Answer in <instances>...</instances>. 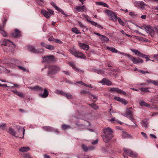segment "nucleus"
<instances>
[{
	"label": "nucleus",
	"instance_id": "obj_13",
	"mask_svg": "<svg viewBox=\"0 0 158 158\" xmlns=\"http://www.w3.org/2000/svg\"><path fill=\"white\" fill-rule=\"evenodd\" d=\"M28 88L31 90H34L39 92L42 93L43 90V89L42 87L38 85H36L33 87H29Z\"/></svg>",
	"mask_w": 158,
	"mask_h": 158
},
{
	"label": "nucleus",
	"instance_id": "obj_64",
	"mask_svg": "<svg viewBox=\"0 0 158 158\" xmlns=\"http://www.w3.org/2000/svg\"><path fill=\"white\" fill-rule=\"evenodd\" d=\"M62 72L64 73L66 75H69V72L68 71H63Z\"/></svg>",
	"mask_w": 158,
	"mask_h": 158
},
{
	"label": "nucleus",
	"instance_id": "obj_27",
	"mask_svg": "<svg viewBox=\"0 0 158 158\" xmlns=\"http://www.w3.org/2000/svg\"><path fill=\"white\" fill-rule=\"evenodd\" d=\"M18 132L19 133H23V136L22 137H19L20 138H23L24 137V133L25 131V129L22 127H19L18 129Z\"/></svg>",
	"mask_w": 158,
	"mask_h": 158
},
{
	"label": "nucleus",
	"instance_id": "obj_40",
	"mask_svg": "<svg viewBox=\"0 0 158 158\" xmlns=\"http://www.w3.org/2000/svg\"><path fill=\"white\" fill-rule=\"evenodd\" d=\"M80 94L81 95L83 94H87L89 95L90 94V92L89 91H85L83 90H81L80 92Z\"/></svg>",
	"mask_w": 158,
	"mask_h": 158
},
{
	"label": "nucleus",
	"instance_id": "obj_56",
	"mask_svg": "<svg viewBox=\"0 0 158 158\" xmlns=\"http://www.w3.org/2000/svg\"><path fill=\"white\" fill-rule=\"evenodd\" d=\"M18 67L19 68V69L23 70V71H25L26 70V68L23 67L19 66H18Z\"/></svg>",
	"mask_w": 158,
	"mask_h": 158
},
{
	"label": "nucleus",
	"instance_id": "obj_17",
	"mask_svg": "<svg viewBox=\"0 0 158 158\" xmlns=\"http://www.w3.org/2000/svg\"><path fill=\"white\" fill-rule=\"evenodd\" d=\"M78 45L81 48H82L84 50H88L89 49V45L81 43L80 42H79Z\"/></svg>",
	"mask_w": 158,
	"mask_h": 158
},
{
	"label": "nucleus",
	"instance_id": "obj_21",
	"mask_svg": "<svg viewBox=\"0 0 158 158\" xmlns=\"http://www.w3.org/2000/svg\"><path fill=\"white\" fill-rule=\"evenodd\" d=\"M145 29L148 33L152 35L154 33V31L153 29L151 27L147 26Z\"/></svg>",
	"mask_w": 158,
	"mask_h": 158
},
{
	"label": "nucleus",
	"instance_id": "obj_41",
	"mask_svg": "<svg viewBox=\"0 0 158 158\" xmlns=\"http://www.w3.org/2000/svg\"><path fill=\"white\" fill-rule=\"evenodd\" d=\"M62 128L63 129L66 130V129H69L71 128V127L70 126L68 125H66L64 124L62 125Z\"/></svg>",
	"mask_w": 158,
	"mask_h": 158
},
{
	"label": "nucleus",
	"instance_id": "obj_25",
	"mask_svg": "<svg viewBox=\"0 0 158 158\" xmlns=\"http://www.w3.org/2000/svg\"><path fill=\"white\" fill-rule=\"evenodd\" d=\"M69 65L73 69H74L75 71H76L77 72H78L80 71L79 70L75 67V65L74 64V62H69ZM80 71H82L81 70H80Z\"/></svg>",
	"mask_w": 158,
	"mask_h": 158
},
{
	"label": "nucleus",
	"instance_id": "obj_20",
	"mask_svg": "<svg viewBox=\"0 0 158 158\" xmlns=\"http://www.w3.org/2000/svg\"><path fill=\"white\" fill-rule=\"evenodd\" d=\"M122 136L123 138H128L131 137L130 135L125 131H123L122 132Z\"/></svg>",
	"mask_w": 158,
	"mask_h": 158
},
{
	"label": "nucleus",
	"instance_id": "obj_33",
	"mask_svg": "<svg viewBox=\"0 0 158 158\" xmlns=\"http://www.w3.org/2000/svg\"><path fill=\"white\" fill-rule=\"evenodd\" d=\"M72 31L76 34H81V32L77 28L74 27L72 29Z\"/></svg>",
	"mask_w": 158,
	"mask_h": 158
},
{
	"label": "nucleus",
	"instance_id": "obj_30",
	"mask_svg": "<svg viewBox=\"0 0 158 158\" xmlns=\"http://www.w3.org/2000/svg\"><path fill=\"white\" fill-rule=\"evenodd\" d=\"M151 89V88L147 87L144 88H141L139 89L142 92H144L145 93H149L150 92V91L149 90V89Z\"/></svg>",
	"mask_w": 158,
	"mask_h": 158
},
{
	"label": "nucleus",
	"instance_id": "obj_60",
	"mask_svg": "<svg viewBox=\"0 0 158 158\" xmlns=\"http://www.w3.org/2000/svg\"><path fill=\"white\" fill-rule=\"evenodd\" d=\"M153 80L148 79L147 80V83H152L153 84Z\"/></svg>",
	"mask_w": 158,
	"mask_h": 158
},
{
	"label": "nucleus",
	"instance_id": "obj_42",
	"mask_svg": "<svg viewBox=\"0 0 158 158\" xmlns=\"http://www.w3.org/2000/svg\"><path fill=\"white\" fill-rule=\"evenodd\" d=\"M81 148L85 152H86L88 151V147H87L85 144H82Z\"/></svg>",
	"mask_w": 158,
	"mask_h": 158
},
{
	"label": "nucleus",
	"instance_id": "obj_55",
	"mask_svg": "<svg viewBox=\"0 0 158 158\" xmlns=\"http://www.w3.org/2000/svg\"><path fill=\"white\" fill-rule=\"evenodd\" d=\"M95 148L94 146H91L88 147V151L92 150L94 149Z\"/></svg>",
	"mask_w": 158,
	"mask_h": 158
},
{
	"label": "nucleus",
	"instance_id": "obj_47",
	"mask_svg": "<svg viewBox=\"0 0 158 158\" xmlns=\"http://www.w3.org/2000/svg\"><path fill=\"white\" fill-rule=\"evenodd\" d=\"M90 106L95 110H97L98 108V106L93 103L90 104Z\"/></svg>",
	"mask_w": 158,
	"mask_h": 158
},
{
	"label": "nucleus",
	"instance_id": "obj_45",
	"mask_svg": "<svg viewBox=\"0 0 158 158\" xmlns=\"http://www.w3.org/2000/svg\"><path fill=\"white\" fill-rule=\"evenodd\" d=\"M0 33L4 37H6L7 36V33L4 30H2L0 31Z\"/></svg>",
	"mask_w": 158,
	"mask_h": 158
},
{
	"label": "nucleus",
	"instance_id": "obj_7",
	"mask_svg": "<svg viewBox=\"0 0 158 158\" xmlns=\"http://www.w3.org/2000/svg\"><path fill=\"white\" fill-rule=\"evenodd\" d=\"M125 56H127L129 59L132 61L134 64H135L137 63H142L143 62V61L142 59L134 57L129 54H125Z\"/></svg>",
	"mask_w": 158,
	"mask_h": 158
},
{
	"label": "nucleus",
	"instance_id": "obj_4",
	"mask_svg": "<svg viewBox=\"0 0 158 158\" xmlns=\"http://www.w3.org/2000/svg\"><path fill=\"white\" fill-rule=\"evenodd\" d=\"M123 150L124 153H123V155L125 158H127V157L125 156V154H127L129 156L133 158H137L138 157V153L131 150L124 149Z\"/></svg>",
	"mask_w": 158,
	"mask_h": 158
},
{
	"label": "nucleus",
	"instance_id": "obj_62",
	"mask_svg": "<svg viewBox=\"0 0 158 158\" xmlns=\"http://www.w3.org/2000/svg\"><path fill=\"white\" fill-rule=\"evenodd\" d=\"M7 21V19L6 18H4V19L2 21V23H3V25H4V26H6V23Z\"/></svg>",
	"mask_w": 158,
	"mask_h": 158
},
{
	"label": "nucleus",
	"instance_id": "obj_35",
	"mask_svg": "<svg viewBox=\"0 0 158 158\" xmlns=\"http://www.w3.org/2000/svg\"><path fill=\"white\" fill-rule=\"evenodd\" d=\"M46 48L50 50H53L55 49V47L53 45H46Z\"/></svg>",
	"mask_w": 158,
	"mask_h": 158
},
{
	"label": "nucleus",
	"instance_id": "obj_8",
	"mask_svg": "<svg viewBox=\"0 0 158 158\" xmlns=\"http://www.w3.org/2000/svg\"><path fill=\"white\" fill-rule=\"evenodd\" d=\"M43 60L42 63H49L55 60L54 56L53 55L44 56L42 57Z\"/></svg>",
	"mask_w": 158,
	"mask_h": 158
},
{
	"label": "nucleus",
	"instance_id": "obj_59",
	"mask_svg": "<svg viewBox=\"0 0 158 158\" xmlns=\"http://www.w3.org/2000/svg\"><path fill=\"white\" fill-rule=\"evenodd\" d=\"M98 140L96 139V140L92 142V144L93 145L96 144L98 143Z\"/></svg>",
	"mask_w": 158,
	"mask_h": 158
},
{
	"label": "nucleus",
	"instance_id": "obj_19",
	"mask_svg": "<svg viewBox=\"0 0 158 158\" xmlns=\"http://www.w3.org/2000/svg\"><path fill=\"white\" fill-rule=\"evenodd\" d=\"M75 9L76 10L80 12H83L86 10L85 7L84 6H77L76 7Z\"/></svg>",
	"mask_w": 158,
	"mask_h": 158
},
{
	"label": "nucleus",
	"instance_id": "obj_63",
	"mask_svg": "<svg viewBox=\"0 0 158 158\" xmlns=\"http://www.w3.org/2000/svg\"><path fill=\"white\" fill-rule=\"evenodd\" d=\"M141 133L144 137H145L146 139L147 138V135L145 133H144L143 132H141Z\"/></svg>",
	"mask_w": 158,
	"mask_h": 158
},
{
	"label": "nucleus",
	"instance_id": "obj_51",
	"mask_svg": "<svg viewBox=\"0 0 158 158\" xmlns=\"http://www.w3.org/2000/svg\"><path fill=\"white\" fill-rule=\"evenodd\" d=\"M139 5L140 6H141L142 7H143L145 6H147V5L143 2H139Z\"/></svg>",
	"mask_w": 158,
	"mask_h": 158
},
{
	"label": "nucleus",
	"instance_id": "obj_28",
	"mask_svg": "<svg viewBox=\"0 0 158 158\" xmlns=\"http://www.w3.org/2000/svg\"><path fill=\"white\" fill-rule=\"evenodd\" d=\"M10 134L15 136L16 135V132L15 130L12 128L10 127L9 128V130L8 131Z\"/></svg>",
	"mask_w": 158,
	"mask_h": 158
},
{
	"label": "nucleus",
	"instance_id": "obj_9",
	"mask_svg": "<svg viewBox=\"0 0 158 158\" xmlns=\"http://www.w3.org/2000/svg\"><path fill=\"white\" fill-rule=\"evenodd\" d=\"M27 48L28 50L34 53H39L44 51V50L42 48L36 49L34 46L31 45L28 46Z\"/></svg>",
	"mask_w": 158,
	"mask_h": 158
},
{
	"label": "nucleus",
	"instance_id": "obj_11",
	"mask_svg": "<svg viewBox=\"0 0 158 158\" xmlns=\"http://www.w3.org/2000/svg\"><path fill=\"white\" fill-rule=\"evenodd\" d=\"M50 4L56 10L60 12H61L62 14L64 15L65 17H67L68 16V15L65 14L63 10L58 7L54 2H51Z\"/></svg>",
	"mask_w": 158,
	"mask_h": 158
},
{
	"label": "nucleus",
	"instance_id": "obj_32",
	"mask_svg": "<svg viewBox=\"0 0 158 158\" xmlns=\"http://www.w3.org/2000/svg\"><path fill=\"white\" fill-rule=\"evenodd\" d=\"M106 48L108 50H110L111 51L113 52L117 53L118 52V51L115 48L112 47H107Z\"/></svg>",
	"mask_w": 158,
	"mask_h": 158
},
{
	"label": "nucleus",
	"instance_id": "obj_3",
	"mask_svg": "<svg viewBox=\"0 0 158 158\" xmlns=\"http://www.w3.org/2000/svg\"><path fill=\"white\" fill-rule=\"evenodd\" d=\"M106 13L109 18V19L114 22H115L117 20V14L111 10H107L105 11Z\"/></svg>",
	"mask_w": 158,
	"mask_h": 158
},
{
	"label": "nucleus",
	"instance_id": "obj_34",
	"mask_svg": "<svg viewBox=\"0 0 158 158\" xmlns=\"http://www.w3.org/2000/svg\"><path fill=\"white\" fill-rule=\"evenodd\" d=\"M42 129L47 131H49L52 130V128L50 126H45L42 127Z\"/></svg>",
	"mask_w": 158,
	"mask_h": 158
},
{
	"label": "nucleus",
	"instance_id": "obj_1",
	"mask_svg": "<svg viewBox=\"0 0 158 158\" xmlns=\"http://www.w3.org/2000/svg\"><path fill=\"white\" fill-rule=\"evenodd\" d=\"M103 131L102 135L103 140L105 143H108L113 137V131L110 127H108L103 129Z\"/></svg>",
	"mask_w": 158,
	"mask_h": 158
},
{
	"label": "nucleus",
	"instance_id": "obj_48",
	"mask_svg": "<svg viewBox=\"0 0 158 158\" xmlns=\"http://www.w3.org/2000/svg\"><path fill=\"white\" fill-rule=\"evenodd\" d=\"M138 72H140L142 74H145L146 73H150L148 71H144L143 70H138Z\"/></svg>",
	"mask_w": 158,
	"mask_h": 158
},
{
	"label": "nucleus",
	"instance_id": "obj_38",
	"mask_svg": "<svg viewBox=\"0 0 158 158\" xmlns=\"http://www.w3.org/2000/svg\"><path fill=\"white\" fill-rule=\"evenodd\" d=\"M100 38L103 42L107 41L109 40L108 38L105 35H102V37H100Z\"/></svg>",
	"mask_w": 158,
	"mask_h": 158
},
{
	"label": "nucleus",
	"instance_id": "obj_52",
	"mask_svg": "<svg viewBox=\"0 0 158 158\" xmlns=\"http://www.w3.org/2000/svg\"><path fill=\"white\" fill-rule=\"evenodd\" d=\"M129 14L130 15L133 17H136L137 16V15L136 14H135L133 12H130L129 13Z\"/></svg>",
	"mask_w": 158,
	"mask_h": 158
},
{
	"label": "nucleus",
	"instance_id": "obj_16",
	"mask_svg": "<svg viewBox=\"0 0 158 158\" xmlns=\"http://www.w3.org/2000/svg\"><path fill=\"white\" fill-rule=\"evenodd\" d=\"M99 82L103 85H106L108 86L112 84V82L110 80H107L106 78H103Z\"/></svg>",
	"mask_w": 158,
	"mask_h": 158
},
{
	"label": "nucleus",
	"instance_id": "obj_49",
	"mask_svg": "<svg viewBox=\"0 0 158 158\" xmlns=\"http://www.w3.org/2000/svg\"><path fill=\"white\" fill-rule=\"evenodd\" d=\"M54 41L56 43L60 44H62L63 43V42L61 41L58 39H54Z\"/></svg>",
	"mask_w": 158,
	"mask_h": 158
},
{
	"label": "nucleus",
	"instance_id": "obj_6",
	"mask_svg": "<svg viewBox=\"0 0 158 158\" xmlns=\"http://www.w3.org/2000/svg\"><path fill=\"white\" fill-rule=\"evenodd\" d=\"M41 14L47 19L49 18L51 15H53L54 14V11L50 9H48L47 11L45 10H41Z\"/></svg>",
	"mask_w": 158,
	"mask_h": 158
},
{
	"label": "nucleus",
	"instance_id": "obj_37",
	"mask_svg": "<svg viewBox=\"0 0 158 158\" xmlns=\"http://www.w3.org/2000/svg\"><path fill=\"white\" fill-rule=\"evenodd\" d=\"M78 23L79 26L80 27H81L83 29H86V30H87V28L86 27L84 26L81 22H78Z\"/></svg>",
	"mask_w": 158,
	"mask_h": 158
},
{
	"label": "nucleus",
	"instance_id": "obj_22",
	"mask_svg": "<svg viewBox=\"0 0 158 158\" xmlns=\"http://www.w3.org/2000/svg\"><path fill=\"white\" fill-rule=\"evenodd\" d=\"M40 96L43 98H46L47 97L48 95V92L47 90L45 88L44 89V92L43 94H40Z\"/></svg>",
	"mask_w": 158,
	"mask_h": 158
},
{
	"label": "nucleus",
	"instance_id": "obj_5",
	"mask_svg": "<svg viewBox=\"0 0 158 158\" xmlns=\"http://www.w3.org/2000/svg\"><path fill=\"white\" fill-rule=\"evenodd\" d=\"M11 44L12 43L9 40H5L2 42L1 44V45H3L6 47V52H12L13 50V48L11 46Z\"/></svg>",
	"mask_w": 158,
	"mask_h": 158
},
{
	"label": "nucleus",
	"instance_id": "obj_53",
	"mask_svg": "<svg viewBox=\"0 0 158 158\" xmlns=\"http://www.w3.org/2000/svg\"><path fill=\"white\" fill-rule=\"evenodd\" d=\"M65 93L63 92L62 90H58L57 91V93L59 94H61L63 96H64Z\"/></svg>",
	"mask_w": 158,
	"mask_h": 158
},
{
	"label": "nucleus",
	"instance_id": "obj_46",
	"mask_svg": "<svg viewBox=\"0 0 158 158\" xmlns=\"http://www.w3.org/2000/svg\"><path fill=\"white\" fill-rule=\"evenodd\" d=\"M6 124L4 123H0V128L4 130L5 129Z\"/></svg>",
	"mask_w": 158,
	"mask_h": 158
},
{
	"label": "nucleus",
	"instance_id": "obj_23",
	"mask_svg": "<svg viewBox=\"0 0 158 158\" xmlns=\"http://www.w3.org/2000/svg\"><path fill=\"white\" fill-rule=\"evenodd\" d=\"M131 50L135 53V54L138 56L139 57H143V53L140 52L138 50L136 49H131Z\"/></svg>",
	"mask_w": 158,
	"mask_h": 158
},
{
	"label": "nucleus",
	"instance_id": "obj_39",
	"mask_svg": "<svg viewBox=\"0 0 158 158\" xmlns=\"http://www.w3.org/2000/svg\"><path fill=\"white\" fill-rule=\"evenodd\" d=\"M117 20H118L119 23L120 25L123 26H124L125 25V23L120 18L118 17H117Z\"/></svg>",
	"mask_w": 158,
	"mask_h": 158
},
{
	"label": "nucleus",
	"instance_id": "obj_31",
	"mask_svg": "<svg viewBox=\"0 0 158 158\" xmlns=\"http://www.w3.org/2000/svg\"><path fill=\"white\" fill-rule=\"evenodd\" d=\"M82 18L83 19H86V20L89 22L91 20L90 18L88 16V15H82Z\"/></svg>",
	"mask_w": 158,
	"mask_h": 158
},
{
	"label": "nucleus",
	"instance_id": "obj_18",
	"mask_svg": "<svg viewBox=\"0 0 158 158\" xmlns=\"http://www.w3.org/2000/svg\"><path fill=\"white\" fill-rule=\"evenodd\" d=\"M75 57L85 59L86 56L82 52L77 51V52L76 55L74 56Z\"/></svg>",
	"mask_w": 158,
	"mask_h": 158
},
{
	"label": "nucleus",
	"instance_id": "obj_57",
	"mask_svg": "<svg viewBox=\"0 0 158 158\" xmlns=\"http://www.w3.org/2000/svg\"><path fill=\"white\" fill-rule=\"evenodd\" d=\"M134 115L132 116L131 118H129V119L132 122L134 123V124L136 123L135 119L133 118Z\"/></svg>",
	"mask_w": 158,
	"mask_h": 158
},
{
	"label": "nucleus",
	"instance_id": "obj_36",
	"mask_svg": "<svg viewBox=\"0 0 158 158\" xmlns=\"http://www.w3.org/2000/svg\"><path fill=\"white\" fill-rule=\"evenodd\" d=\"M140 105L141 106H144L145 107H150V105L149 104L146 103L144 101H142L140 103Z\"/></svg>",
	"mask_w": 158,
	"mask_h": 158
},
{
	"label": "nucleus",
	"instance_id": "obj_44",
	"mask_svg": "<svg viewBox=\"0 0 158 158\" xmlns=\"http://www.w3.org/2000/svg\"><path fill=\"white\" fill-rule=\"evenodd\" d=\"M64 96L66 97L68 99H70L73 98V96L71 95L68 94L66 93H65Z\"/></svg>",
	"mask_w": 158,
	"mask_h": 158
},
{
	"label": "nucleus",
	"instance_id": "obj_26",
	"mask_svg": "<svg viewBox=\"0 0 158 158\" xmlns=\"http://www.w3.org/2000/svg\"><path fill=\"white\" fill-rule=\"evenodd\" d=\"M92 25L95 26L99 28H101L102 29L103 28L102 27L101 25L98 24V23L94 22L93 21H90L89 22Z\"/></svg>",
	"mask_w": 158,
	"mask_h": 158
},
{
	"label": "nucleus",
	"instance_id": "obj_29",
	"mask_svg": "<svg viewBox=\"0 0 158 158\" xmlns=\"http://www.w3.org/2000/svg\"><path fill=\"white\" fill-rule=\"evenodd\" d=\"M69 52L73 55L75 56L77 52V51L76 49H75L74 47L71 48L69 50Z\"/></svg>",
	"mask_w": 158,
	"mask_h": 158
},
{
	"label": "nucleus",
	"instance_id": "obj_12",
	"mask_svg": "<svg viewBox=\"0 0 158 158\" xmlns=\"http://www.w3.org/2000/svg\"><path fill=\"white\" fill-rule=\"evenodd\" d=\"M110 91L111 92H116L118 93L122 94L124 95H127V94L125 92L123 91L121 89L118 88H111L110 89Z\"/></svg>",
	"mask_w": 158,
	"mask_h": 158
},
{
	"label": "nucleus",
	"instance_id": "obj_61",
	"mask_svg": "<svg viewBox=\"0 0 158 158\" xmlns=\"http://www.w3.org/2000/svg\"><path fill=\"white\" fill-rule=\"evenodd\" d=\"M153 84L155 85H158V81L153 80Z\"/></svg>",
	"mask_w": 158,
	"mask_h": 158
},
{
	"label": "nucleus",
	"instance_id": "obj_58",
	"mask_svg": "<svg viewBox=\"0 0 158 158\" xmlns=\"http://www.w3.org/2000/svg\"><path fill=\"white\" fill-rule=\"evenodd\" d=\"M98 73L99 74H103L104 73V71L102 70H98Z\"/></svg>",
	"mask_w": 158,
	"mask_h": 158
},
{
	"label": "nucleus",
	"instance_id": "obj_14",
	"mask_svg": "<svg viewBox=\"0 0 158 158\" xmlns=\"http://www.w3.org/2000/svg\"><path fill=\"white\" fill-rule=\"evenodd\" d=\"M12 35L15 37H20L22 35L21 31L16 28L14 30V32L12 33Z\"/></svg>",
	"mask_w": 158,
	"mask_h": 158
},
{
	"label": "nucleus",
	"instance_id": "obj_43",
	"mask_svg": "<svg viewBox=\"0 0 158 158\" xmlns=\"http://www.w3.org/2000/svg\"><path fill=\"white\" fill-rule=\"evenodd\" d=\"M142 56L143 57H141L145 58L146 59V61H147L148 60H151L149 58V56L148 55H144L143 54V56Z\"/></svg>",
	"mask_w": 158,
	"mask_h": 158
},
{
	"label": "nucleus",
	"instance_id": "obj_15",
	"mask_svg": "<svg viewBox=\"0 0 158 158\" xmlns=\"http://www.w3.org/2000/svg\"><path fill=\"white\" fill-rule=\"evenodd\" d=\"M114 99L115 100L120 102L122 104L124 105H126L128 103V102L126 100L122 98H121L119 97L115 96L114 97Z\"/></svg>",
	"mask_w": 158,
	"mask_h": 158
},
{
	"label": "nucleus",
	"instance_id": "obj_50",
	"mask_svg": "<svg viewBox=\"0 0 158 158\" xmlns=\"http://www.w3.org/2000/svg\"><path fill=\"white\" fill-rule=\"evenodd\" d=\"M17 95L21 98H24V94L20 92H18Z\"/></svg>",
	"mask_w": 158,
	"mask_h": 158
},
{
	"label": "nucleus",
	"instance_id": "obj_10",
	"mask_svg": "<svg viewBox=\"0 0 158 158\" xmlns=\"http://www.w3.org/2000/svg\"><path fill=\"white\" fill-rule=\"evenodd\" d=\"M126 113L122 115L126 117H129V118H131L132 116L134 115L133 109L132 107L127 108L125 110Z\"/></svg>",
	"mask_w": 158,
	"mask_h": 158
},
{
	"label": "nucleus",
	"instance_id": "obj_2",
	"mask_svg": "<svg viewBox=\"0 0 158 158\" xmlns=\"http://www.w3.org/2000/svg\"><path fill=\"white\" fill-rule=\"evenodd\" d=\"M60 70V67L56 65H54L50 66L49 67L48 71L47 73L48 75L52 77V75L57 73Z\"/></svg>",
	"mask_w": 158,
	"mask_h": 158
},
{
	"label": "nucleus",
	"instance_id": "obj_54",
	"mask_svg": "<svg viewBox=\"0 0 158 158\" xmlns=\"http://www.w3.org/2000/svg\"><path fill=\"white\" fill-rule=\"evenodd\" d=\"M95 3L97 5H101L103 6V3H104V2H96Z\"/></svg>",
	"mask_w": 158,
	"mask_h": 158
},
{
	"label": "nucleus",
	"instance_id": "obj_24",
	"mask_svg": "<svg viewBox=\"0 0 158 158\" xmlns=\"http://www.w3.org/2000/svg\"><path fill=\"white\" fill-rule=\"evenodd\" d=\"M30 149V148L28 147H24L19 148V150L21 152H26L28 151Z\"/></svg>",
	"mask_w": 158,
	"mask_h": 158
}]
</instances>
